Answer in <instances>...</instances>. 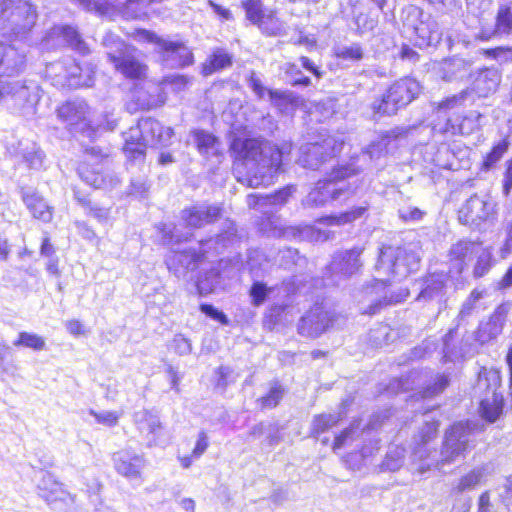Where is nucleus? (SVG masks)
<instances>
[{
	"label": "nucleus",
	"instance_id": "f257e3e1",
	"mask_svg": "<svg viewBox=\"0 0 512 512\" xmlns=\"http://www.w3.org/2000/svg\"><path fill=\"white\" fill-rule=\"evenodd\" d=\"M419 257L414 252H407L400 247L385 246L380 249V254L375 269L380 276H386L381 280H373L359 290L355 298L364 314H375L383 305L399 303L408 295L407 292L397 296H388L386 280L394 278L401 280L419 267Z\"/></svg>",
	"mask_w": 512,
	"mask_h": 512
},
{
	"label": "nucleus",
	"instance_id": "f03ea898",
	"mask_svg": "<svg viewBox=\"0 0 512 512\" xmlns=\"http://www.w3.org/2000/svg\"><path fill=\"white\" fill-rule=\"evenodd\" d=\"M438 424L436 422H427L419 433V441L413 452L414 461H419L417 467L419 473H424L431 467H436L440 464H448L460 455H462L468 448L470 442L471 429L468 423L454 424L445 435L440 458L436 457V451H431L428 448L430 441L436 437Z\"/></svg>",
	"mask_w": 512,
	"mask_h": 512
},
{
	"label": "nucleus",
	"instance_id": "7ed1b4c3",
	"mask_svg": "<svg viewBox=\"0 0 512 512\" xmlns=\"http://www.w3.org/2000/svg\"><path fill=\"white\" fill-rule=\"evenodd\" d=\"M231 149L252 173L249 185H269L280 171L283 150L264 138L234 139Z\"/></svg>",
	"mask_w": 512,
	"mask_h": 512
},
{
	"label": "nucleus",
	"instance_id": "20e7f679",
	"mask_svg": "<svg viewBox=\"0 0 512 512\" xmlns=\"http://www.w3.org/2000/svg\"><path fill=\"white\" fill-rule=\"evenodd\" d=\"M37 13L30 0H0V34L20 39L36 23Z\"/></svg>",
	"mask_w": 512,
	"mask_h": 512
},
{
	"label": "nucleus",
	"instance_id": "39448f33",
	"mask_svg": "<svg viewBox=\"0 0 512 512\" xmlns=\"http://www.w3.org/2000/svg\"><path fill=\"white\" fill-rule=\"evenodd\" d=\"M501 382V373L498 369L482 367L478 372L474 394L480 400L481 416L489 422H495L503 410Z\"/></svg>",
	"mask_w": 512,
	"mask_h": 512
},
{
	"label": "nucleus",
	"instance_id": "423d86ee",
	"mask_svg": "<svg viewBox=\"0 0 512 512\" xmlns=\"http://www.w3.org/2000/svg\"><path fill=\"white\" fill-rule=\"evenodd\" d=\"M357 173L358 169L353 164L334 167L324 180L317 182L303 200V204L311 208L321 207L330 200H339L342 195L354 193L342 181Z\"/></svg>",
	"mask_w": 512,
	"mask_h": 512
},
{
	"label": "nucleus",
	"instance_id": "0eeeda50",
	"mask_svg": "<svg viewBox=\"0 0 512 512\" xmlns=\"http://www.w3.org/2000/svg\"><path fill=\"white\" fill-rule=\"evenodd\" d=\"M102 44L107 48L108 59L117 72L131 80L146 77L147 66L135 55V50L130 49L117 35L107 33Z\"/></svg>",
	"mask_w": 512,
	"mask_h": 512
},
{
	"label": "nucleus",
	"instance_id": "6e6552de",
	"mask_svg": "<svg viewBox=\"0 0 512 512\" xmlns=\"http://www.w3.org/2000/svg\"><path fill=\"white\" fill-rule=\"evenodd\" d=\"M419 93V83L404 77L391 84L381 98L373 101L371 107L375 114L390 116L411 103Z\"/></svg>",
	"mask_w": 512,
	"mask_h": 512
},
{
	"label": "nucleus",
	"instance_id": "1a4fd4ad",
	"mask_svg": "<svg viewBox=\"0 0 512 512\" xmlns=\"http://www.w3.org/2000/svg\"><path fill=\"white\" fill-rule=\"evenodd\" d=\"M140 41L154 43L163 64L170 68H179L193 63L191 50L180 41H171L148 30H138L135 36Z\"/></svg>",
	"mask_w": 512,
	"mask_h": 512
},
{
	"label": "nucleus",
	"instance_id": "9d476101",
	"mask_svg": "<svg viewBox=\"0 0 512 512\" xmlns=\"http://www.w3.org/2000/svg\"><path fill=\"white\" fill-rule=\"evenodd\" d=\"M103 161H106V156L102 154L98 147L87 148L85 159L78 167V174L87 184L95 188H112L118 183L117 177L104 174L103 167L97 170L92 169L93 165H100Z\"/></svg>",
	"mask_w": 512,
	"mask_h": 512
},
{
	"label": "nucleus",
	"instance_id": "9b49d317",
	"mask_svg": "<svg viewBox=\"0 0 512 512\" xmlns=\"http://www.w3.org/2000/svg\"><path fill=\"white\" fill-rule=\"evenodd\" d=\"M342 142L338 143L334 137H327L322 142L307 143L300 148L301 155L298 162L304 168L316 170L329 158L335 156L340 150Z\"/></svg>",
	"mask_w": 512,
	"mask_h": 512
},
{
	"label": "nucleus",
	"instance_id": "f8f14e48",
	"mask_svg": "<svg viewBox=\"0 0 512 512\" xmlns=\"http://www.w3.org/2000/svg\"><path fill=\"white\" fill-rule=\"evenodd\" d=\"M47 73L54 79L56 85L62 87L78 88L92 85L90 74L84 76L82 68L74 60L53 63L48 67Z\"/></svg>",
	"mask_w": 512,
	"mask_h": 512
},
{
	"label": "nucleus",
	"instance_id": "ddd939ff",
	"mask_svg": "<svg viewBox=\"0 0 512 512\" xmlns=\"http://www.w3.org/2000/svg\"><path fill=\"white\" fill-rule=\"evenodd\" d=\"M495 203L488 194L473 195L459 210V220L466 225H479L494 214Z\"/></svg>",
	"mask_w": 512,
	"mask_h": 512
},
{
	"label": "nucleus",
	"instance_id": "4468645a",
	"mask_svg": "<svg viewBox=\"0 0 512 512\" xmlns=\"http://www.w3.org/2000/svg\"><path fill=\"white\" fill-rule=\"evenodd\" d=\"M332 323V313L321 305H315L300 318L297 330L301 336L317 338L326 332Z\"/></svg>",
	"mask_w": 512,
	"mask_h": 512
},
{
	"label": "nucleus",
	"instance_id": "2eb2a0df",
	"mask_svg": "<svg viewBox=\"0 0 512 512\" xmlns=\"http://www.w3.org/2000/svg\"><path fill=\"white\" fill-rule=\"evenodd\" d=\"M37 489L39 496L53 509H61L74 503V496L50 473L43 474Z\"/></svg>",
	"mask_w": 512,
	"mask_h": 512
},
{
	"label": "nucleus",
	"instance_id": "dca6fc26",
	"mask_svg": "<svg viewBox=\"0 0 512 512\" xmlns=\"http://www.w3.org/2000/svg\"><path fill=\"white\" fill-rule=\"evenodd\" d=\"M12 100L17 107H24L26 104L33 105L38 101V87L20 81L6 82L0 80V102Z\"/></svg>",
	"mask_w": 512,
	"mask_h": 512
},
{
	"label": "nucleus",
	"instance_id": "f3484780",
	"mask_svg": "<svg viewBox=\"0 0 512 512\" xmlns=\"http://www.w3.org/2000/svg\"><path fill=\"white\" fill-rule=\"evenodd\" d=\"M113 465L116 472L129 481L142 482V473L146 466L143 455L122 450L113 454Z\"/></svg>",
	"mask_w": 512,
	"mask_h": 512
},
{
	"label": "nucleus",
	"instance_id": "a211bd4d",
	"mask_svg": "<svg viewBox=\"0 0 512 512\" xmlns=\"http://www.w3.org/2000/svg\"><path fill=\"white\" fill-rule=\"evenodd\" d=\"M57 116L76 130L90 127V108L84 100L68 101L57 109Z\"/></svg>",
	"mask_w": 512,
	"mask_h": 512
},
{
	"label": "nucleus",
	"instance_id": "6ab92c4d",
	"mask_svg": "<svg viewBox=\"0 0 512 512\" xmlns=\"http://www.w3.org/2000/svg\"><path fill=\"white\" fill-rule=\"evenodd\" d=\"M134 422L140 434L146 438L147 446L163 444V427L158 415L149 410H141L134 414Z\"/></svg>",
	"mask_w": 512,
	"mask_h": 512
},
{
	"label": "nucleus",
	"instance_id": "aec40b11",
	"mask_svg": "<svg viewBox=\"0 0 512 512\" xmlns=\"http://www.w3.org/2000/svg\"><path fill=\"white\" fill-rule=\"evenodd\" d=\"M362 252V248L355 247L337 253L328 267L331 276L336 277L338 281L356 273L362 266L359 259Z\"/></svg>",
	"mask_w": 512,
	"mask_h": 512
},
{
	"label": "nucleus",
	"instance_id": "412c9836",
	"mask_svg": "<svg viewBox=\"0 0 512 512\" xmlns=\"http://www.w3.org/2000/svg\"><path fill=\"white\" fill-rule=\"evenodd\" d=\"M26 66V53L14 46L0 43V76H14Z\"/></svg>",
	"mask_w": 512,
	"mask_h": 512
},
{
	"label": "nucleus",
	"instance_id": "4be33fe9",
	"mask_svg": "<svg viewBox=\"0 0 512 512\" xmlns=\"http://www.w3.org/2000/svg\"><path fill=\"white\" fill-rule=\"evenodd\" d=\"M292 193L293 188L289 186L271 195L250 194L247 196V204L250 208L268 215L284 205Z\"/></svg>",
	"mask_w": 512,
	"mask_h": 512
},
{
	"label": "nucleus",
	"instance_id": "5701e85b",
	"mask_svg": "<svg viewBox=\"0 0 512 512\" xmlns=\"http://www.w3.org/2000/svg\"><path fill=\"white\" fill-rule=\"evenodd\" d=\"M434 70L444 81L461 80L470 74L471 64L463 58L452 57L435 64Z\"/></svg>",
	"mask_w": 512,
	"mask_h": 512
},
{
	"label": "nucleus",
	"instance_id": "b1692460",
	"mask_svg": "<svg viewBox=\"0 0 512 512\" xmlns=\"http://www.w3.org/2000/svg\"><path fill=\"white\" fill-rule=\"evenodd\" d=\"M221 215L218 206L192 207L182 211L181 219L186 227L200 228L216 221Z\"/></svg>",
	"mask_w": 512,
	"mask_h": 512
},
{
	"label": "nucleus",
	"instance_id": "393cba45",
	"mask_svg": "<svg viewBox=\"0 0 512 512\" xmlns=\"http://www.w3.org/2000/svg\"><path fill=\"white\" fill-rule=\"evenodd\" d=\"M140 127L144 133L146 148L149 145H167L173 136L172 128L163 127L160 122L152 118L140 119Z\"/></svg>",
	"mask_w": 512,
	"mask_h": 512
},
{
	"label": "nucleus",
	"instance_id": "a878e982",
	"mask_svg": "<svg viewBox=\"0 0 512 512\" xmlns=\"http://www.w3.org/2000/svg\"><path fill=\"white\" fill-rule=\"evenodd\" d=\"M22 200L35 219L49 223L53 218V208L32 189L22 190Z\"/></svg>",
	"mask_w": 512,
	"mask_h": 512
},
{
	"label": "nucleus",
	"instance_id": "bb28decb",
	"mask_svg": "<svg viewBox=\"0 0 512 512\" xmlns=\"http://www.w3.org/2000/svg\"><path fill=\"white\" fill-rule=\"evenodd\" d=\"M193 142L195 143L199 153L206 158H216L217 162H220L222 157L221 142L212 133L205 130H193L191 131Z\"/></svg>",
	"mask_w": 512,
	"mask_h": 512
},
{
	"label": "nucleus",
	"instance_id": "cd10ccee",
	"mask_svg": "<svg viewBox=\"0 0 512 512\" xmlns=\"http://www.w3.org/2000/svg\"><path fill=\"white\" fill-rule=\"evenodd\" d=\"M124 152L129 158L143 159L146 151V143L144 141V133L140 127V120L136 126L131 127L123 133Z\"/></svg>",
	"mask_w": 512,
	"mask_h": 512
},
{
	"label": "nucleus",
	"instance_id": "c85d7f7f",
	"mask_svg": "<svg viewBox=\"0 0 512 512\" xmlns=\"http://www.w3.org/2000/svg\"><path fill=\"white\" fill-rule=\"evenodd\" d=\"M494 473V466L490 463L484 464L471 470L462 476L454 490L459 493L470 491L486 482L487 478Z\"/></svg>",
	"mask_w": 512,
	"mask_h": 512
},
{
	"label": "nucleus",
	"instance_id": "c756f323",
	"mask_svg": "<svg viewBox=\"0 0 512 512\" xmlns=\"http://www.w3.org/2000/svg\"><path fill=\"white\" fill-rule=\"evenodd\" d=\"M447 276L445 273H433L429 275L425 282L424 288L419 294V298L431 300L440 297L444 293Z\"/></svg>",
	"mask_w": 512,
	"mask_h": 512
},
{
	"label": "nucleus",
	"instance_id": "7c9ffc66",
	"mask_svg": "<svg viewBox=\"0 0 512 512\" xmlns=\"http://www.w3.org/2000/svg\"><path fill=\"white\" fill-rule=\"evenodd\" d=\"M53 35H58L74 50L81 54H87L89 47L81 38L78 31L72 26H59L52 29Z\"/></svg>",
	"mask_w": 512,
	"mask_h": 512
},
{
	"label": "nucleus",
	"instance_id": "2f4dec72",
	"mask_svg": "<svg viewBox=\"0 0 512 512\" xmlns=\"http://www.w3.org/2000/svg\"><path fill=\"white\" fill-rule=\"evenodd\" d=\"M500 81L501 77L496 69H485L479 73L475 87L480 95L487 96L496 91Z\"/></svg>",
	"mask_w": 512,
	"mask_h": 512
},
{
	"label": "nucleus",
	"instance_id": "473e14b6",
	"mask_svg": "<svg viewBox=\"0 0 512 512\" xmlns=\"http://www.w3.org/2000/svg\"><path fill=\"white\" fill-rule=\"evenodd\" d=\"M477 249L478 244L470 241H459L451 247L450 260L455 262L454 266L458 273L463 270L467 256L474 254Z\"/></svg>",
	"mask_w": 512,
	"mask_h": 512
},
{
	"label": "nucleus",
	"instance_id": "72a5a7b5",
	"mask_svg": "<svg viewBox=\"0 0 512 512\" xmlns=\"http://www.w3.org/2000/svg\"><path fill=\"white\" fill-rule=\"evenodd\" d=\"M231 65V57L224 50H216L209 61L204 65L203 72L205 75H211L212 73L226 68Z\"/></svg>",
	"mask_w": 512,
	"mask_h": 512
},
{
	"label": "nucleus",
	"instance_id": "f704fd0d",
	"mask_svg": "<svg viewBox=\"0 0 512 512\" xmlns=\"http://www.w3.org/2000/svg\"><path fill=\"white\" fill-rule=\"evenodd\" d=\"M254 25L267 35H277L283 28L281 21L272 11H266Z\"/></svg>",
	"mask_w": 512,
	"mask_h": 512
},
{
	"label": "nucleus",
	"instance_id": "c9c22d12",
	"mask_svg": "<svg viewBox=\"0 0 512 512\" xmlns=\"http://www.w3.org/2000/svg\"><path fill=\"white\" fill-rule=\"evenodd\" d=\"M15 347H25L36 351H41L45 348L46 342L43 337L29 332H20L17 340L13 342Z\"/></svg>",
	"mask_w": 512,
	"mask_h": 512
},
{
	"label": "nucleus",
	"instance_id": "e433bc0d",
	"mask_svg": "<svg viewBox=\"0 0 512 512\" xmlns=\"http://www.w3.org/2000/svg\"><path fill=\"white\" fill-rule=\"evenodd\" d=\"M80 205L85 209L86 214L94 217L101 223H106L109 220L110 210L93 203L90 199L80 198L76 196Z\"/></svg>",
	"mask_w": 512,
	"mask_h": 512
},
{
	"label": "nucleus",
	"instance_id": "4c0bfd02",
	"mask_svg": "<svg viewBox=\"0 0 512 512\" xmlns=\"http://www.w3.org/2000/svg\"><path fill=\"white\" fill-rule=\"evenodd\" d=\"M341 419V413L321 414L314 417L312 423V432L316 435L323 433L334 427Z\"/></svg>",
	"mask_w": 512,
	"mask_h": 512
},
{
	"label": "nucleus",
	"instance_id": "58836bf2",
	"mask_svg": "<svg viewBox=\"0 0 512 512\" xmlns=\"http://www.w3.org/2000/svg\"><path fill=\"white\" fill-rule=\"evenodd\" d=\"M474 254L477 255V262L474 266L473 274L476 278H480L491 268L492 256L490 251L482 248L479 244L478 249L477 251H474Z\"/></svg>",
	"mask_w": 512,
	"mask_h": 512
},
{
	"label": "nucleus",
	"instance_id": "ea45409f",
	"mask_svg": "<svg viewBox=\"0 0 512 512\" xmlns=\"http://www.w3.org/2000/svg\"><path fill=\"white\" fill-rule=\"evenodd\" d=\"M296 231H298L300 235L305 234L307 236L314 237L315 240H317V241H319V240L325 241L329 238L328 234H326L325 232H321L319 230H315L311 226H306L302 230H299V229H296L293 227H288V228L275 227V236H288V235L296 236Z\"/></svg>",
	"mask_w": 512,
	"mask_h": 512
},
{
	"label": "nucleus",
	"instance_id": "a19ab883",
	"mask_svg": "<svg viewBox=\"0 0 512 512\" xmlns=\"http://www.w3.org/2000/svg\"><path fill=\"white\" fill-rule=\"evenodd\" d=\"M512 31V8L507 5H500L497 16L495 32L510 33Z\"/></svg>",
	"mask_w": 512,
	"mask_h": 512
},
{
	"label": "nucleus",
	"instance_id": "79ce46f5",
	"mask_svg": "<svg viewBox=\"0 0 512 512\" xmlns=\"http://www.w3.org/2000/svg\"><path fill=\"white\" fill-rule=\"evenodd\" d=\"M284 396V388L279 383H272L266 395L258 399L262 408H274Z\"/></svg>",
	"mask_w": 512,
	"mask_h": 512
},
{
	"label": "nucleus",
	"instance_id": "37998d69",
	"mask_svg": "<svg viewBox=\"0 0 512 512\" xmlns=\"http://www.w3.org/2000/svg\"><path fill=\"white\" fill-rule=\"evenodd\" d=\"M405 449L403 447L390 448L383 462V467L389 471H397L403 465Z\"/></svg>",
	"mask_w": 512,
	"mask_h": 512
},
{
	"label": "nucleus",
	"instance_id": "c03bdc74",
	"mask_svg": "<svg viewBox=\"0 0 512 512\" xmlns=\"http://www.w3.org/2000/svg\"><path fill=\"white\" fill-rule=\"evenodd\" d=\"M366 210V207L353 208L350 211L341 213L338 216L327 217L326 221L328 222L329 225H344L347 223H351L356 219L362 217Z\"/></svg>",
	"mask_w": 512,
	"mask_h": 512
},
{
	"label": "nucleus",
	"instance_id": "a18cd8bd",
	"mask_svg": "<svg viewBox=\"0 0 512 512\" xmlns=\"http://www.w3.org/2000/svg\"><path fill=\"white\" fill-rule=\"evenodd\" d=\"M501 332V327L491 319L486 324L480 326L478 334H477V340L484 344L494 338H496Z\"/></svg>",
	"mask_w": 512,
	"mask_h": 512
},
{
	"label": "nucleus",
	"instance_id": "49530a36",
	"mask_svg": "<svg viewBox=\"0 0 512 512\" xmlns=\"http://www.w3.org/2000/svg\"><path fill=\"white\" fill-rule=\"evenodd\" d=\"M242 6L246 12V17L253 24L260 21V17L266 12L263 9L261 0H244Z\"/></svg>",
	"mask_w": 512,
	"mask_h": 512
},
{
	"label": "nucleus",
	"instance_id": "de8ad7c7",
	"mask_svg": "<svg viewBox=\"0 0 512 512\" xmlns=\"http://www.w3.org/2000/svg\"><path fill=\"white\" fill-rule=\"evenodd\" d=\"M449 384L446 375H436L433 382L429 384L422 392L424 398H431L440 394Z\"/></svg>",
	"mask_w": 512,
	"mask_h": 512
},
{
	"label": "nucleus",
	"instance_id": "09e8293b",
	"mask_svg": "<svg viewBox=\"0 0 512 512\" xmlns=\"http://www.w3.org/2000/svg\"><path fill=\"white\" fill-rule=\"evenodd\" d=\"M335 55L340 59L359 61L363 58V51L360 45L353 44L350 46L338 47L335 51Z\"/></svg>",
	"mask_w": 512,
	"mask_h": 512
},
{
	"label": "nucleus",
	"instance_id": "8fccbe9b",
	"mask_svg": "<svg viewBox=\"0 0 512 512\" xmlns=\"http://www.w3.org/2000/svg\"><path fill=\"white\" fill-rule=\"evenodd\" d=\"M89 414L92 415L98 424H102L104 426L113 427L118 424L120 414L116 411H102L96 412L93 409L89 410Z\"/></svg>",
	"mask_w": 512,
	"mask_h": 512
},
{
	"label": "nucleus",
	"instance_id": "3c124183",
	"mask_svg": "<svg viewBox=\"0 0 512 512\" xmlns=\"http://www.w3.org/2000/svg\"><path fill=\"white\" fill-rule=\"evenodd\" d=\"M377 19L372 17L369 14L360 13L355 17V24L357 26V31L360 34L370 32L374 30V28L377 26Z\"/></svg>",
	"mask_w": 512,
	"mask_h": 512
},
{
	"label": "nucleus",
	"instance_id": "603ef678",
	"mask_svg": "<svg viewBox=\"0 0 512 512\" xmlns=\"http://www.w3.org/2000/svg\"><path fill=\"white\" fill-rule=\"evenodd\" d=\"M198 258V255L194 251H183L176 252L171 258L172 263L177 262L183 268L189 269L190 265L194 264Z\"/></svg>",
	"mask_w": 512,
	"mask_h": 512
},
{
	"label": "nucleus",
	"instance_id": "864d4df0",
	"mask_svg": "<svg viewBox=\"0 0 512 512\" xmlns=\"http://www.w3.org/2000/svg\"><path fill=\"white\" fill-rule=\"evenodd\" d=\"M482 115L479 112H471L459 125L458 131L461 134H470L474 129L479 128V120Z\"/></svg>",
	"mask_w": 512,
	"mask_h": 512
},
{
	"label": "nucleus",
	"instance_id": "5fc2aeb1",
	"mask_svg": "<svg viewBox=\"0 0 512 512\" xmlns=\"http://www.w3.org/2000/svg\"><path fill=\"white\" fill-rule=\"evenodd\" d=\"M269 291H270V289H268L264 284H262L260 282H255L252 285L251 290H250V296L252 298V303L255 306L261 305L265 301L266 296Z\"/></svg>",
	"mask_w": 512,
	"mask_h": 512
},
{
	"label": "nucleus",
	"instance_id": "6e6d98bb",
	"mask_svg": "<svg viewBox=\"0 0 512 512\" xmlns=\"http://www.w3.org/2000/svg\"><path fill=\"white\" fill-rule=\"evenodd\" d=\"M508 145L509 143L507 140H502L497 145H495L492 151L487 155L485 164L487 166H491L499 161L503 154L507 151Z\"/></svg>",
	"mask_w": 512,
	"mask_h": 512
},
{
	"label": "nucleus",
	"instance_id": "4d7b16f0",
	"mask_svg": "<svg viewBox=\"0 0 512 512\" xmlns=\"http://www.w3.org/2000/svg\"><path fill=\"white\" fill-rule=\"evenodd\" d=\"M469 90H463L459 94L453 95L451 97L446 98L444 101L440 103L441 109H452L457 106L462 105L467 97L469 96Z\"/></svg>",
	"mask_w": 512,
	"mask_h": 512
},
{
	"label": "nucleus",
	"instance_id": "13d9d810",
	"mask_svg": "<svg viewBox=\"0 0 512 512\" xmlns=\"http://www.w3.org/2000/svg\"><path fill=\"white\" fill-rule=\"evenodd\" d=\"M399 217L404 221H418L423 218L425 212L417 207L406 206L398 211Z\"/></svg>",
	"mask_w": 512,
	"mask_h": 512
},
{
	"label": "nucleus",
	"instance_id": "bf43d9fd",
	"mask_svg": "<svg viewBox=\"0 0 512 512\" xmlns=\"http://www.w3.org/2000/svg\"><path fill=\"white\" fill-rule=\"evenodd\" d=\"M172 346L175 352L179 355H188L192 350L190 341L182 334H177L174 336Z\"/></svg>",
	"mask_w": 512,
	"mask_h": 512
},
{
	"label": "nucleus",
	"instance_id": "052dcab7",
	"mask_svg": "<svg viewBox=\"0 0 512 512\" xmlns=\"http://www.w3.org/2000/svg\"><path fill=\"white\" fill-rule=\"evenodd\" d=\"M24 158L29 167L33 169H40L43 166L44 153L41 150L28 152L25 154Z\"/></svg>",
	"mask_w": 512,
	"mask_h": 512
},
{
	"label": "nucleus",
	"instance_id": "680f3d73",
	"mask_svg": "<svg viewBox=\"0 0 512 512\" xmlns=\"http://www.w3.org/2000/svg\"><path fill=\"white\" fill-rule=\"evenodd\" d=\"M200 310L207 316L219 321L222 324L228 323V319H227L226 315L223 312L217 310L214 306H212L210 304H202L200 306Z\"/></svg>",
	"mask_w": 512,
	"mask_h": 512
},
{
	"label": "nucleus",
	"instance_id": "e2e57ef3",
	"mask_svg": "<svg viewBox=\"0 0 512 512\" xmlns=\"http://www.w3.org/2000/svg\"><path fill=\"white\" fill-rule=\"evenodd\" d=\"M208 447V437L205 432H200L198 435V440L196 442L195 448L193 449V456L198 458L200 457Z\"/></svg>",
	"mask_w": 512,
	"mask_h": 512
},
{
	"label": "nucleus",
	"instance_id": "0e129e2a",
	"mask_svg": "<svg viewBox=\"0 0 512 512\" xmlns=\"http://www.w3.org/2000/svg\"><path fill=\"white\" fill-rule=\"evenodd\" d=\"M471 509V499L468 497L456 498L450 512H469Z\"/></svg>",
	"mask_w": 512,
	"mask_h": 512
},
{
	"label": "nucleus",
	"instance_id": "69168bd1",
	"mask_svg": "<svg viewBox=\"0 0 512 512\" xmlns=\"http://www.w3.org/2000/svg\"><path fill=\"white\" fill-rule=\"evenodd\" d=\"M492 504L489 491H484L478 499L477 512H491Z\"/></svg>",
	"mask_w": 512,
	"mask_h": 512
},
{
	"label": "nucleus",
	"instance_id": "338daca9",
	"mask_svg": "<svg viewBox=\"0 0 512 512\" xmlns=\"http://www.w3.org/2000/svg\"><path fill=\"white\" fill-rule=\"evenodd\" d=\"M501 501L508 506V501L512 499V476L506 478L503 485V491L499 492Z\"/></svg>",
	"mask_w": 512,
	"mask_h": 512
},
{
	"label": "nucleus",
	"instance_id": "774afa93",
	"mask_svg": "<svg viewBox=\"0 0 512 512\" xmlns=\"http://www.w3.org/2000/svg\"><path fill=\"white\" fill-rule=\"evenodd\" d=\"M512 189V160L509 161L504 178L503 192L507 196Z\"/></svg>",
	"mask_w": 512,
	"mask_h": 512
}]
</instances>
